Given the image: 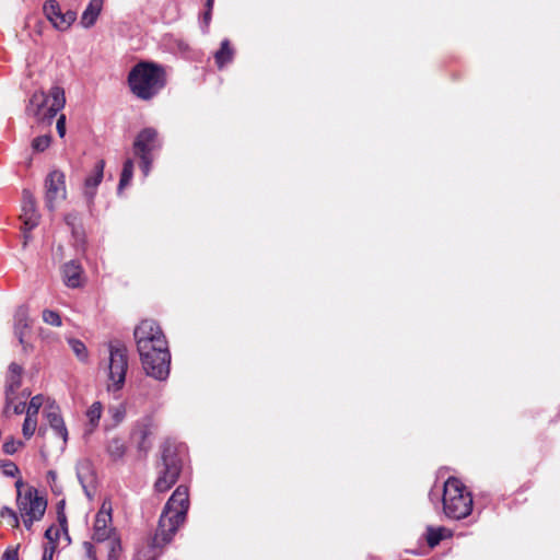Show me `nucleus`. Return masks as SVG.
I'll use <instances>...</instances> for the list:
<instances>
[{"instance_id": "nucleus-36", "label": "nucleus", "mask_w": 560, "mask_h": 560, "mask_svg": "<svg viewBox=\"0 0 560 560\" xmlns=\"http://www.w3.org/2000/svg\"><path fill=\"white\" fill-rule=\"evenodd\" d=\"M138 158L140 159V166H141L143 176L147 177L151 171L153 156L144 155V156H138Z\"/></svg>"}, {"instance_id": "nucleus-22", "label": "nucleus", "mask_w": 560, "mask_h": 560, "mask_svg": "<svg viewBox=\"0 0 560 560\" xmlns=\"http://www.w3.org/2000/svg\"><path fill=\"white\" fill-rule=\"evenodd\" d=\"M234 50L230 46L229 39L221 43V48L214 54L215 63L221 69L233 60Z\"/></svg>"}, {"instance_id": "nucleus-5", "label": "nucleus", "mask_w": 560, "mask_h": 560, "mask_svg": "<svg viewBox=\"0 0 560 560\" xmlns=\"http://www.w3.org/2000/svg\"><path fill=\"white\" fill-rule=\"evenodd\" d=\"M92 539L107 551V560H117L121 552L120 538L112 526V504L104 501L95 515Z\"/></svg>"}, {"instance_id": "nucleus-35", "label": "nucleus", "mask_w": 560, "mask_h": 560, "mask_svg": "<svg viewBox=\"0 0 560 560\" xmlns=\"http://www.w3.org/2000/svg\"><path fill=\"white\" fill-rule=\"evenodd\" d=\"M23 445V443L21 441H14V440H10V441H5L2 445V448H3V452L8 455H12L14 454L19 447H21Z\"/></svg>"}, {"instance_id": "nucleus-40", "label": "nucleus", "mask_w": 560, "mask_h": 560, "mask_svg": "<svg viewBox=\"0 0 560 560\" xmlns=\"http://www.w3.org/2000/svg\"><path fill=\"white\" fill-rule=\"evenodd\" d=\"M12 408V411L13 413L15 415H21L23 413L24 411L26 412V405L24 401H21L19 404H11L9 410Z\"/></svg>"}, {"instance_id": "nucleus-19", "label": "nucleus", "mask_w": 560, "mask_h": 560, "mask_svg": "<svg viewBox=\"0 0 560 560\" xmlns=\"http://www.w3.org/2000/svg\"><path fill=\"white\" fill-rule=\"evenodd\" d=\"M104 0H91L81 16V24L85 28L93 26L101 13Z\"/></svg>"}, {"instance_id": "nucleus-14", "label": "nucleus", "mask_w": 560, "mask_h": 560, "mask_svg": "<svg viewBox=\"0 0 560 560\" xmlns=\"http://www.w3.org/2000/svg\"><path fill=\"white\" fill-rule=\"evenodd\" d=\"M105 161L98 160L90 174L86 175L83 184V195L89 203H92L97 191V187L104 177Z\"/></svg>"}, {"instance_id": "nucleus-27", "label": "nucleus", "mask_w": 560, "mask_h": 560, "mask_svg": "<svg viewBox=\"0 0 560 560\" xmlns=\"http://www.w3.org/2000/svg\"><path fill=\"white\" fill-rule=\"evenodd\" d=\"M102 404L100 401H95L91 405V407L86 411V417L89 419V422L95 427L98 423V420L102 416Z\"/></svg>"}, {"instance_id": "nucleus-46", "label": "nucleus", "mask_w": 560, "mask_h": 560, "mask_svg": "<svg viewBox=\"0 0 560 560\" xmlns=\"http://www.w3.org/2000/svg\"><path fill=\"white\" fill-rule=\"evenodd\" d=\"M23 395H24V396H28V395H30V392H28V393H27V392H23Z\"/></svg>"}, {"instance_id": "nucleus-9", "label": "nucleus", "mask_w": 560, "mask_h": 560, "mask_svg": "<svg viewBox=\"0 0 560 560\" xmlns=\"http://www.w3.org/2000/svg\"><path fill=\"white\" fill-rule=\"evenodd\" d=\"M163 469L160 471L159 478L154 483L158 492H165L177 481L180 470L182 460L176 451L171 446H165L162 452Z\"/></svg>"}, {"instance_id": "nucleus-6", "label": "nucleus", "mask_w": 560, "mask_h": 560, "mask_svg": "<svg viewBox=\"0 0 560 560\" xmlns=\"http://www.w3.org/2000/svg\"><path fill=\"white\" fill-rule=\"evenodd\" d=\"M442 502L444 513L450 518L462 520L472 511L471 493L455 477H450L444 482Z\"/></svg>"}, {"instance_id": "nucleus-11", "label": "nucleus", "mask_w": 560, "mask_h": 560, "mask_svg": "<svg viewBox=\"0 0 560 560\" xmlns=\"http://www.w3.org/2000/svg\"><path fill=\"white\" fill-rule=\"evenodd\" d=\"M154 421L151 417H143L138 420L130 433L132 443L137 446L139 453L147 454L152 446L150 438L154 432Z\"/></svg>"}, {"instance_id": "nucleus-3", "label": "nucleus", "mask_w": 560, "mask_h": 560, "mask_svg": "<svg viewBox=\"0 0 560 560\" xmlns=\"http://www.w3.org/2000/svg\"><path fill=\"white\" fill-rule=\"evenodd\" d=\"M128 84L138 98L149 101L166 84L164 68L150 61L138 62L128 74Z\"/></svg>"}, {"instance_id": "nucleus-41", "label": "nucleus", "mask_w": 560, "mask_h": 560, "mask_svg": "<svg viewBox=\"0 0 560 560\" xmlns=\"http://www.w3.org/2000/svg\"><path fill=\"white\" fill-rule=\"evenodd\" d=\"M18 550L9 548L3 553V560H18Z\"/></svg>"}, {"instance_id": "nucleus-7", "label": "nucleus", "mask_w": 560, "mask_h": 560, "mask_svg": "<svg viewBox=\"0 0 560 560\" xmlns=\"http://www.w3.org/2000/svg\"><path fill=\"white\" fill-rule=\"evenodd\" d=\"M108 378V390H120L125 384L128 370L127 348L119 341H113L108 345V359L104 363Z\"/></svg>"}, {"instance_id": "nucleus-31", "label": "nucleus", "mask_w": 560, "mask_h": 560, "mask_svg": "<svg viewBox=\"0 0 560 560\" xmlns=\"http://www.w3.org/2000/svg\"><path fill=\"white\" fill-rule=\"evenodd\" d=\"M0 516L2 518H8L9 520V524L13 527H19L20 525V520H19V515L16 512H14L11 508H8V506H3L1 510H0Z\"/></svg>"}, {"instance_id": "nucleus-28", "label": "nucleus", "mask_w": 560, "mask_h": 560, "mask_svg": "<svg viewBox=\"0 0 560 560\" xmlns=\"http://www.w3.org/2000/svg\"><path fill=\"white\" fill-rule=\"evenodd\" d=\"M50 142H51V137L49 135L36 137L32 141V149L35 152H44L50 145Z\"/></svg>"}, {"instance_id": "nucleus-43", "label": "nucleus", "mask_w": 560, "mask_h": 560, "mask_svg": "<svg viewBox=\"0 0 560 560\" xmlns=\"http://www.w3.org/2000/svg\"><path fill=\"white\" fill-rule=\"evenodd\" d=\"M15 487H16V490H18V494L19 493H22L21 491V488L23 487V481L22 479H18L16 482H15Z\"/></svg>"}, {"instance_id": "nucleus-8", "label": "nucleus", "mask_w": 560, "mask_h": 560, "mask_svg": "<svg viewBox=\"0 0 560 560\" xmlns=\"http://www.w3.org/2000/svg\"><path fill=\"white\" fill-rule=\"evenodd\" d=\"M19 515L22 517L26 529H31L34 522L43 518L47 501L38 494L37 489L31 487L24 493H19L18 499Z\"/></svg>"}, {"instance_id": "nucleus-23", "label": "nucleus", "mask_w": 560, "mask_h": 560, "mask_svg": "<svg viewBox=\"0 0 560 560\" xmlns=\"http://www.w3.org/2000/svg\"><path fill=\"white\" fill-rule=\"evenodd\" d=\"M133 168H135V163L131 159H127L122 165V171H121V175H120V179H119V184H118V194H120L124 188H126L131 179H132V176H133Z\"/></svg>"}, {"instance_id": "nucleus-4", "label": "nucleus", "mask_w": 560, "mask_h": 560, "mask_svg": "<svg viewBox=\"0 0 560 560\" xmlns=\"http://www.w3.org/2000/svg\"><path fill=\"white\" fill-rule=\"evenodd\" d=\"M65 91L60 86H52L49 93L36 91L26 106V115L39 124L50 125L54 117L65 107Z\"/></svg>"}, {"instance_id": "nucleus-18", "label": "nucleus", "mask_w": 560, "mask_h": 560, "mask_svg": "<svg viewBox=\"0 0 560 560\" xmlns=\"http://www.w3.org/2000/svg\"><path fill=\"white\" fill-rule=\"evenodd\" d=\"M62 279L68 288H79L81 285L82 267L77 260H70L62 266Z\"/></svg>"}, {"instance_id": "nucleus-10", "label": "nucleus", "mask_w": 560, "mask_h": 560, "mask_svg": "<svg viewBox=\"0 0 560 560\" xmlns=\"http://www.w3.org/2000/svg\"><path fill=\"white\" fill-rule=\"evenodd\" d=\"M45 201L49 210L56 208V203L66 198V176L61 171L55 170L48 174L45 180Z\"/></svg>"}, {"instance_id": "nucleus-26", "label": "nucleus", "mask_w": 560, "mask_h": 560, "mask_svg": "<svg viewBox=\"0 0 560 560\" xmlns=\"http://www.w3.org/2000/svg\"><path fill=\"white\" fill-rule=\"evenodd\" d=\"M44 396L43 395H36L31 398V401L26 408V416L33 417L37 419V415L42 406L44 405Z\"/></svg>"}, {"instance_id": "nucleus-45", "label": "nucleus", "mask_w": 560, "mask_h": 560, "mask_svg": "<svg viewBox=\"0 0 560 560\" xmlns=\"http://www.w3.org/2000/svg\"><path fill=\"white\" fill-rule=\"evenodd\" d=\"M212 4H213V0H208L207 1V7H208L209 11H211Z\"/></svg>"}, {"instance_id": "nucleus-30", "label": "nucleus", "mask_w": 560, "mask_h": 560, "mask_svg": "<svg viewBox=\"0 0 560 560\" xmlns=\"http://www.w3.org/2000/svg\"><path fill=\"white\" fill-rule=\"evenodd\" d=\"M37 428V419L26 416L22 425V433L24 438L30 439L33 436Z\"/></svg>"}, {"instance_id": "nucleus-25", "label": "nucleus", "mask_w": 560, "mask_h": 560, "mask_svg": "<svg viewBox=\"0 0 560 560\" xmlns=\"http://www.w3.org/2000/svg\"><path fill=\"white\" fill-rule=\"evenodd\" d=\"M68 342H69L71 350L77 355V358L80 361L85 362L88 360V355H89L85 345L79 339H69Z\"/></svg>"}, {"instance_id": "nucleus-21", "label": "nucleus", "mask_w": 560, "mask_h": 560, "mask_svg": "<svg viewBox=\"0 0 560 560\" xmlns=\"http://www.w3.org/2000/svg\"><path fill=\"white\" fill-rule=\"evenodd\" d=\"M21 386V376L19 374L8 375L5 385V408L4 412H9L11 404L14 401L16 390Z\"/></svg>"}, {"instance_id": "nucleus-24", "label": "nucleus", "mask_w": 560, "mask_h": 560, "mask_svg": "<svg viewBox=\"0 0 560 560\" xmlns=\"http://www.w3.org/2000/svg\"><path fill=\"white\" fill-rule=\"evenodd\" d=\"M446 529L444 527H431L429 526L427 528V542L428 545L433 548L440 544V541L444 538V533Z\"/></svg>"}, {"instance_id": "nucleus-34", "label": "nucleus", "mask_w": 560, "mask_h": 560, "mask_svg": "<svg viewBox=\"0 0 560 560\" xmlns=\"http://www.w3.org/2000/svg\"><path fill=\"white\" fill-rule=\"evenodd\" d=\"M45 538L48 540L46 545H55L57 547V540L59 538V528L50 526L45 532Z\"/></svg>"}, {"instance_id": "nucleus-38", "label": "nucleus", "mask_w": 560, "mask_h": 560, "mask_svg": "<svg viewBox=\"0 0 560 560\" xmlns=\"http://www.w3.org/2000/svg\"><path fill=\"white\" fill-rule=\"evenodd\" d=\"M83 546H84V549L86 552L88 560H97L96 559L97 551L95 550L93 544L90 541H85Z\"/></svg>"}, {"instance_id": "nucleus-1", "label": "nucleus", "mask_w": 560, "mask_h": 560, "mask_svg": "<svg viewBox=\"0 0 560 560\" xmlns=\"http://www.w3.org/2000/svg\"><path fill=\"white\" fill-rule=\"evenodd\" d=\"M133 335L145 374L158 381H165L170 374L171 352L159 324L152 319L142 320Z\"/></svg>"}, {"instance_id": "nucleus-39", "label": "nucleus", "mask_w": 560, "mask_h": 560, "mask_svg": "<svg viewBox=\"0 0 560 560\" xmlns=\"http://www.w3.org/2000/svg\"><path fill=\"white\" fill-rule=\"evenodd\" d=\"M55 550H56L55 545H45L42 560H52Z\"/></svg>"}, {"instance_id": "nucleus-16", "label": "nucleus", "mask_w": 560, "mask_h": 560, "mask_svg": "<svg viewBox=\"0 0 560 560\" xmlns=\"http://www.w3.org/2000/svg\"><path fill=\"white\" fill-rule=\"evenodd\" d=\"M45 416L56 435L61 438L63 443H66L68 440V430L65 425V421L60 415L59 408L54 404H50L45 409Z\"/></svg>"}, {"instance_id": "nucleus-20", "label": "nucleus", "mask_w": 560, "mask_h": 560, "mask_svg": "<svg viewBox=\"0 0 560 560\" xmlns=\"http://www.w3.org/2000/svg\"><path fill=\"white\" fill-rule=\"evenodd\" d=\"M127 452V445L121 438L114 436L106 443V453L113 460L122 459Z\"/></svg>"}, {"instance_id": "nucleus-2", "label": "nucleus", "mask_w": 560, "mask_h": 560, "mask_svg": "<svg viewBox=\"0 0 560 560\" xmlns=\"http://www.w3.org/2000/svg\"><path fill=\"white\" fill-rule=\"evenodd\" d=\"M189 510V492L186 486H178L167 500L159 521L158 530L152 539L147 556L144 551H138L137 560H154L156 548L172 541L178 528L184 524Z\"/></svg>"}, {"instance_id": "nucleus-29", "label": "nucleus", "mask_w": 560, "mask_h": 560, "mask_svg": "<svg viewBox=\"0 0 560 560\" xmlns=\"http://www.w3.org/2000/svg\"><path fill=\"white\" fill-rule=\"evenodd\" d=\"M108 412H109L114 423L118 424L126 417V407L124 404H118L116 406L109 407Z\"/></svg>"}, {"instance_id": "nucleus-44", "label": "nucleus", "mask_w": 560, "mask_h": 560, "mask_svg": "<svg viewBox=\"0 0 560 560\" xmlns=\"http://www.w3.org/2000/svg\"><path fill=\"white\" fill-rule=\"evenodd\" d=\"M209 20H210V11L208 10V11L206 12V14H205V21H206V23H208V22H209Z\"/></svg>"}, {"instance_id": "nucleus-17", "label": "nucleus", "mask_w": 560, "mask_h": 560, "mask_svg": "<svg viewBox=\"0 0 560 560\" xmlns=\"http://www.w3.org/2000/svg\"><path fill=\"white\" fill-rule=\"evenodd\" d=\"M77 477L81 483L86 495H91L90 488H93L95 482V474L92 463L89 459H82L77 465Z\"/></svg>"}, {"instance_id": "nucleus-12", "label": "nucleus", "mask_w": 560, "mask_h": 560, "mask_svg": "<svg viewBox=\"0 0 560 560\" xmlns=\"http://www.w3.org/2000/svg\"><path fill=\"white\" fill-rule=\"evenodd\" d=\"M43 11L47 20L58 31H67L77 19V13L71 10L62 12L57 0L46 1Z\"/></svg>"}, {"instance_id": "nucleus-15", "label": "nucleus", "mask_w": 560, "mask_h": 560, "mask_svg": "<svg viewBox=\"0 0 560 560\" xmlns=\"http://www.w3.org/2000/svg\"><path fill=\"white\" fill-rule=\"evenodd\" d=\"M22 211V219L25 228L27 230L34 229L38 224V214L36 212L35 198L27 189L23 190Z\"/></svg>"}, {"instance_id": "nucleus-13", "label": "nucleus", "mask_w": 560, "mask_h": 560, "mask_svg": "<svg viewBox=\"0 0 560 560\" xmlns=\"http://www.w3.org/2000/svg\"><path fill=\"white\" fill-rule=\"evenodd\" d=\"M161 145L156 129L147 127L137 135L133 141V152L137 156H153V152L158 151Z\"/></svg>"}, {"instance_id": "nucleus-33", "label": "nucleus", "mask_w": 560, "mask_h": 560, "mask_svg": "<svg viewBox=\"0 0 560 560\" xmlns=\"http://www.w3.org/2000/svg\"><path fill=\"white\" fill-rule=\"evenodd\" d=\"M1 467L3 475L7 477H15L20 474L19 467L13 462H4Z\"/></svg>"}, {"instance_id": "nucleus-32", "label": "nucleus", "mask_w": 560, "mask_h": 560, "mask_svg": "<svg viewBox=\"0 0 560 560\" xmlns=\"http://www.w3.org/2000/svg\"><path fill=\"white\" fill-rule=\"evenodd\" d=\"M43 320L46 323V324H49L51 326H61V318H60V315L55 312V311H51V310H45L43 312Z\"/></svg>"}, {"instance_id": "nucleus-37", "label": "nucleus", "mask_w": 560, "mask_h": 560, "mask_svg": "<svg viewBox=\"0 0 560 560\" xmlns=\"http://www.w3.org/2000/svg\"><path fill=\"white\" fill-rule=\"evenodd\" d=\"M57 132L59 135V137L63 138L65 135H66V116L65 115H60L59 118L57 119Z\"/></svg>"}, {"instance_id": "nucleus-42", "label": "nucleus", "mask_w": 560, "mask_h": 560, "mask_svg": "<svg viewBox=\"0 0 560 560\" xmlns=\"http://www.w3.org/2000/svg\"><path fill=\"white\" fill-rule=\"evenodd\" d=\"M13 374H19V376L22 374V368L16 363H11L9 366V375Z\"/></svg>"}]
</instances>
